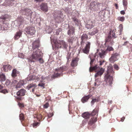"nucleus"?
<instances>
[{"label":"nucleus","mask_w":132,"mask_h":132,"mask_svg":"<svg viewBox=\"0 0 132 132\" xmlns=\"http://www.w3.org/2000/svg\"><path fill=\"white\" fill-rule=\"evenodd\" d=\"M39 42L38 40L32 43L33 52L28 59L29 63L33 64L35 61H38L40 63H43L44 62L42 58L43 53L41 50L39 49Z\"/></svg>","instance_id":"f257e3e1"},{"label":"nucleus","mask_w":132,"mask_h":132,"mask_svg":"<svg viewBox=\"0 0 132 132\" xmlns=\"http://www.w3.org/2000/svg\"><path fill=\"white\" fill-rule=\"evenodd\" d=\"M35 2H42L44 1V0H34Z\"/></svg>","instance_id":"e2e57ef3"},{"label":"nucleus","mask_w":132,"mask_h":132,"mask_svg":"<svg viewBox=\"0 0 132 132\" xmlns=\"http://www.w3.org/2000/svg\"><path fill=\"white\" fill-rule=\"evenodd\" d=\"M91 96L89 95H87L84 96L81 99V101L83 103H84L87 101L90 98Z\"/></svg>","instance_id":"aec40b11"},{"label":"nucleus","mask_w":132,"mask_h":132,"mask_svg":"<svg viewBox=\"0 0 132 132\" xmlns=\"http://www.w3.org/2000/svg\"><path fill=\"white\" fill-rule=\"evenodd\" d=\"M103 73L101 71H99L96 73L95 75V77H96L98 76H101L103 74Z\"/></svg>","instance_id":"e433bc0d"},{"label":"nucleus","mask_w":132,"mask_h":132,"mask_svg":"<svg viewBox=\"0 0 132 132\" xmlns=\"http://www.w3.org/2000/svg\"><path fill=\"white\" fill-rule=\"evenodd\" d=\"M68 47V45L65 41L63 40H62L61 42V45L60 46V48H62L64 50H66Z\"/></svg>","instance_id":"4468645a"},{"label":"nucleus","mask_w":132,"mask_h":132,"mask_svg":"<svg viewBox=\"0 0 132 132\" xmlns=\"http://www.w3.org/2000/svg\"><path fill=\"white\" fill-rule=\"evenodd\" d=\"M107 52V51H106V50L105 51H102V54H103V55H104Z\"/></svg>","instance_id":"bf43d9fd"},{"label":"nucleus","mask_w":132,"mask_h":132,"mask_svg":"<svg viewBox=\"0 0 132 132\" xmlns=\"http://www.w3.org/2000/svg\"><path fill=\"white\" fill-rule=\"evenodd\" d=\"M0 92L3 93V94H5L6 93H7L8 91L6 89H4L1 90H0Z\"/></svg>","instance_id":"a18cd8bd"},{"label":"nucleus","mask_w":132,"mask_h":132,"mask_svg":"<svg viewBox=\"0 0 132 132\" xmlns=\"http://www.w3.org/2000/svg\"><path fill=\"white\" fill-rule=\"evenodd\" d=\"M24 84L22 82V81H20L16 86V88L17 89L20 88Z\"/></svg>","instance_id":"2f4dec72"},{"label":"nucleus","mask_w":132,"mask_h":132,"mask_svg":"<svg viewBox=\"0 0 132 132\" xmlns=\"http://www.w3.org/2000/svg\"><path fill=\"white\" fill-rule=\"evenodd\" d=\"M39 124V123L38 122L34 123L33 124V126L34 127H35L38 125Z\"/></svg>","instance_id":"4d7b16f0"},{"label":"nucleus","mask_w":132,"mask_h":132,"mask_svg":"<svg viewBox=\"0 0 132 132\" xmlns=\"http://www.w3.org/2000/svg\"><path fill=\"white\" fill-rule=\"evenodd\" d=\"M98 68L100 69V67L99 66H98V65L96 64L94 66H90L89 68V70L90 71H91L93 70H96Z\"/></svg>","instance_id":"393cba45"},{"label":"nucleus","mask_w":132,"mask_h":132,"mask_svg":"<svg viewBox=\"0 0 132 132\" xmlns=\"http://www.w3.org/2000/svg\"><path fill=\"white\" fill-rule=\"evenodd\" d=\"M114 68L116 70H119V68L118 66L116 64H115L114 65Z\"/></svg>","instance_id":"3c124183"},{"label":"nucleus","mask_w":132,"mask_h":132,"mask_svg":"<svg viewBox=\"0 0 132 132\" xmlns=\"http://www.w3.org/2000/svg\"><path fill=\"white\" fill-rule=\"evenodd\" d=\"M6 79V77L5 75L2 73L0 75V81H4Z\"/></svg>","instance_id":"c756f323"},{"label":"nucleus","mask_w":132,"mask_h":132,"mask_svg":"<svg viewBox=\"0 0 132 132\" xmlns=\"http://www.w3.org/2000/svg\"><path fill=\"white\" fill-rule=\"evenodd\" d=\"M98 101V99L97 98H94L93 99L92 101L91 102V104L92 106H93L94 103L96 102H97Z\"/></svg>","instance_id":"f704fd0d"},{"label":"nucleus","mask_w":132,"mask_h":132,"mask_svg":"<svg viewBox=\"0 0 132 132\" xmlns=\"http://www.w3.org/2000/svg\"><path fill=\"white\" fill-rule=\"evenodd\" d=\"M111 31H110L108 36L105 39V43L110 42L112 40V37L111 35Z\"/></svg>","instance_id":"bb28decb"},{"label":"nucleus","mask_w":132,"mask_h":132,"mask_svg":"<svg viewBox=\"0 0 132 132\" xmlns=\"http://www.w3.org/2000/svg\"><path fill=\"white\" fill-rule=\"evenodd\" d=\"M113 107H112L111 108L109 111V113H110L111 112L112 110Z\"/></svg>","instance_id":"774afa93"},{"label":"nucleus","mask_w":132,"mask_h":132,"mask_svg":"<svg viewBox=\"0 0 132 132\" xmlns=\"http://www.w3.org/2000/svg\"><path fill=\"white\" fill-rule=\"evenodd\" d=\"M38 85L39 86L43 87V88H45V87L44 86V84L43 83H42L41 84L39 83L38 84Z\"/></svg>","instance_id":"5fc2aeb1"},{"label":"nucleus","mask_w":132,"mask_h":132,"mask_svg":"<svg viewBox=\"0 0 132 132\" xmlns=\"http://www.w3.org/2000/svg\"><path fill=\"white\" fill-rule=\"evenodd\" d=\"M118 19L119 20L123 21L125 20V18L124 17H119L118 18Z\"/></svg>","instance_id":"49530a36"},{"label":"nucleus","mask_w":132,"mask_h":132,"mask_svg":"<svg viewBox=\"0 0 132 132\" xmlns=\"http://www.w3.org/2000/svg\"><path fill=\"white\" fill-rule=\"evenodd\" d=\"M53 44H52V48L53 50L55 49V50H56L55 52V53L56 54L57 53L56 51L58 50V49L59 48H60V46L61 45V43H59L57 41H54L53 42Z\"/></svg>","instance_id":"9d476101"},{"label":"nucleus","mask_w":132,"mask_h":132,"mask_svg":"<svg viewBox=\"0 0 132 132\" xmlns=\"http://www.w3.org/2000/svg\"><path fill=\"white\" fill-rule=\"evenodd\" d=\"M36 87V84H30L27 86V88L28 90H30L31 88L32 89V91L33 92L34 90V89Z\"/></svg>","instance_id":"f3484780"},{"label":"nucleus","mask_w":132,"mask_h":132,"mask_svg":"<svg viewBox=\"0 0 132 132\" xmlns=\"http://www.w3.org/2000/svg\"><path fill=\"white\" fill-rule=\"evenodd\" d=\"M119 55V54L117 53H114L112 55L111 57L109 59V60H110L111 59H112L113 58H116L117 56H118Z\"/></svg>","instance_id":"ea45409f"},{"label":"nucleus","mask_w":132,"mask_h":132,"mask_svg":"<svg viewBox=\"0 0 132 132\" xmlns=\"http://www.w3.org/2000/svg\"><path fill=\"white\" fill-rule=\"evenodd\" d=\"M22 34V31L21 30H19L17 32L14 37L15 39L17 40L19 39L21 36Z\"/></svg>","instance_id":"6ab92c4d"},{"label":"nucleus","mask_w":132,"mask_h":132,"mask_svg":"<svg viewBox=\"0 0 132 132\" xmlns=\"http://www.w3.org/2000/svg\"><path fill=\"white\" fill-rule=\"evenodd\" d=\"M61 31L62 29L60 28H59L58 29L56 30L55 32V34L57 35H58L60 33H61Z\"/></svg>","instance_id":"58836bf2"},{"label":"nucleus","mask_w":132,"mask_h":132,"mask_svg":"<svg viewBox=\"0 0 132 132\" xmlns=\"http://www.w3.org/2000/svg\"><path fill=\"white\" fill-rule=\"evenodd\" d=\"M90 43L89 42H87L84 48L82 49L83 52L85 54H87L89 51Z\"/></svg>","instance_id":"9b49d317"},{"label":"nucleus","mask_w":132,"mask_h":132,"mask_svg":"<svg viewBox=\"0 0 132 132\" xmlns=\"http://www.w3.org/2000/svg\"><path fill=\"white\" fill-rule=\"evenodd\" d=\"M36 78V77L34 75L30 76V77L27 78V80L28 81H31L34 80Z\"/></svg>","instance_id":"473e14b6"},{"label":"nucleus","mask_w":132,"mask_h":132,"mask_svg":"<svg viewBox=\"0 0 132 132\" xmlns=\"http://www.w3.org/2000/svg\"><path fill=\"white\" fill-rule=\"evenodd\" d=\"M18 81H17L16 80H13L11 84V85L12 84H16L17 82Z\"/></svg>","instance_id":"864d4df0"},{"label":"nucleus","mask_w":132,"mask_h":132,"mask_svg":"<svg viewBox=\"0 0 132 132\" xmlns=\"http://www.w3.org/2000/svg\"><path fill=\"white\" fill-rule=\"evenodd\" d=\"M11 84L10 81L9 80H6L5 84L7 87H9L10 86V85Z\"/></svg>","instance_id":"a19ab883"},{"label":"nucleus","mask_w":132,"mask_h":132,"mask_svg":"<svg viewBox=\"0 0 132 132\" xmlns=\"http://www.w3.org/2000/svg\"><path fill=\"white\" fill-rule=\"evenodd\" d=\"M54 16L55 22L57 23H59L61 22L62 19L64 18L65 16L63 15L61 11H57L55 12Z\"/></svg>","instance_id":"423d86ee"},{"label":"nucleus","mask_w":132,"mask_h":132,"mask_svg":"<svg viewBox=\"0 0 132 132\" xmlns=\"http://www.w3.org/2000/svg\"><path fill=\"white\" fill-rule=\"evenodd\" d=\"M26 33L30 35H34L35 31L34 27L32 26H28L26 27L24 29Z\"/></svg>","instance_id":"6e6552de"},{"label":"nucleus","mask_w":132,"mask_h":132,"mask_svg":"<svg viewBox=\"0 0 132 132\" xmlns=\"http://www.w3.org/2000/svg\"><path fill=\"white\" fill-rule=\"evenodd\" d=\"M67 70V68L66 66L65 65L59 68L56 69L55 71L57 72H59L60 73H57L53 74L52 77V78H54L58 76L63 75L62 72L66 70Z\"/></svg>","instance_id":"20e7f679"},{"label":"nucleus","mask_w":132,"mask_h":132,"mask_svg":"<svg viewBox=\"0 0 132 132\" xmlns=\"http://www.w3.org/2000/svg\"><path fill=\"white\" fill-rule=\"evenodd\" d=\"M122 3L125 9L126 8V9L127 8L128 4L127 0H123Z\"/></svg>","instance_id":"72a5a7b5"},{"label":"nucleus","mask_w":132,"mask_h":132,"mask_svg":"<svg viewBox=\"0 0 132 132\" xmlns=\"http://www.w3.org/2000/svg\"><path fill=\"white\" fill-rule=\"evenodd\" d=\"M113 50L114 49L113 47L112 46H108L107 47L106 49V51H107V52H110L111 51H113Z\"/></svg>","instance_id":"4c0bfd02"},{"label":"nucleus","mask_w":132,"mask_h":132,"mask_svg":"<svg viewBox=\"0 0 132 132\" xmlns=\"http://www.w3.org/2000/svg\"><path fill=\"white\" fill-rule=\"evenodd\" d=\"M40 9L43 11L46 12L48 10V7L47 4L45 3H42L40 6Z\"/></svg>","instance_id":"f8f14e48"},{"label":"nucleus","mask_w":132,"mask_h":132,"mask_svg":"<svg viewBox=\"0 0 132 132\" xmlns=\"http://www.w3.org/2000/svg\"><path fill=\"white\" fill-rule=\"evenodd\" d=\"M22 22L21 21L18 20H15L14 21V25L16 27H19L20 25L22 23Z\"/></svg>","instance_id":"cd10ccee"},{"label":"nucleus","mask_w":132,"mask_h":132,"mask_svg":"<svg viewBox=\"0 0 132 132\" xmlns=\"http://www.w3.org/2000/svg\"><path fill=\"white\" fill-rule=\"evenodd\" d=\"M112 32V37L114 38H116V36L115 34L114 33V30H113L112 32H111V33Z\"/></svg>","instance_id":"8fccbe9b"},{"label":"nucleus","mask_w":132,"mask_h":132,"mask_svg":"<svg viewBox=\"0 0 132 132\" xmlns=\"http://www.w3.org/2000/svg\"><path fill=\"white\" fill-rule=\"evenodd\" d=\"M78 61V59L76 58L73 59L71 64V66L72 67H76L77 65V62Z\"/></svg>","instance_id":"a211bd4d"},{"label":"nucleus","mask_w":132,"mask_h":132,"mask_svg":"<svg viewBox=\"0 0 132 132\" xmlns=\"http://www.w3.org/2000/svg\"><path fill=\"white\" fill-rule=\"evenodd\" d=\"M112 101L110 100V101L109 100H108V103L109 104H111L112 103Z\"/></svg>","instance_id":"338daca9"},{"label":"nucleus","mask_w":132,"mask_h":132,"mask_svg":"<svg viewBox=\"0 0 132 132\" xmlns=\"http://www.w3.org/2000/svg\"><path fill=\"white\" fill-rule=\"evenodd\" d=\"M110 45H113L114 43V42L113 40L112 39L110 41Z\"/></svg>","instance_id":"052dcab7"},{"label":"nucleus","mask_w":132,"mask_h":132,"mask_svg":"<svg viewBox=\"0 0 132 132\" xmlns=\"http://www.w3.org/2000/svg\"><path fill=\"white\" fill-rule=\"evenodd\" d=\"M24 14L28 16V19L30 22H32L34 19L35 17V13L31 12L28 9H25L24 11Z\"/></svg>","instance_id":"39448f33"},{"label":"nucleus","mask_w":132,"mask_h":132,"mask_svg":"<svg viewBox=\"0 0 132 132\" xmlns=\"http://www.w3.org/2000/svg\"><path fill=\"white\" fill-rule=\"evenodd\" d=\"M73 38L70 37L68 39V42L72 44L73 42Z\"/></svg>","instance_id":"79ce46f5"},{"label":"nucleus","mask_w":132,"mask_h":132,"mask_svg":"<svg viewBox=\"0 0 132 132\" xmlns=\"http://www.w3.org/2000/svg\"><path fill=\"white\" fill-rule=\"evenodd\" d=\"M19 72L15 69H14L12 71V76L13 77H15L17 75V74H19Z\"/></svg>","instance_id":"a878e982"},{"label":"nucleus","mask_w":132,"mask_h":132,"mask_svg":"<svg viewBox=\"0 0 132 132\" xmlns=\"http://www.w3.org/2000/svg\"><path fill=\"white\" fill-rule=\"evenodd\" d=\"M114 72L113 70V66L111 64H110L108 67L107 74L105 75L104 77L105 81L108 82L110 85L112 84V81L113 80V77L111 76L110 75H113Z\"/></svg>","instance_id":"f03ea898"},{"label":"nucleus","mask_w":132,"mask_h":132,"mask_svg":"<svg viewBox=\"0 0 132 132\" xmlns=\"http://www.w3.org/2000/svg\"><path fill=\"white\" fill-rule=\"evenodd\" d=\"M101 4L100 3L94 1L92 2L90 4V9L92 10L97 11L100 10H101L103 11L104 10H106V8L104 9L101 8L102 6L101 5Z\"/></svg>","instance_id":"7ed1b4c3"},{"label":"nucleus","mask_w":132,"mask_h":132,"mask_svg":"<svg viewBox=\"0 0 132 132\" xmlns=\"http://www.w3.org/2000/svg\"><path fill=\"white\" fill-rule=\"evenodd\" d=\"M48 103H46L44 105V108L46 109L48 108Z\"/></svg>","instance_id":"603ef678"},{"label":"nucleus","mask_w":132,"mask_h":132,"mask_svg":"<svg viewBox=\"0 0 132 132\" xmlns=\"http://www.w3.org/2000/svg\"><path fill=\"white\" fill-rule=\"evenodd\" d=\"M11 66L9 64L4 65L3 67V70H4L6 72L8 70H11Z\"/></svg>","instance_id":"5701e85b"},{"label":"nucleus","mask_w":132,"mask_h":132,"mask_svg":"<svg viewBox=\"0 0 132 132\" xmlns=\"http://www.w3.org/2000/svg\"><path fill=\"white\" fill-rule=\"evenodd\" d=\"M94 27V26L93 25L92 23L91 24H86L85 26L86 28H87L88 29H90L93 28Z\"/></svg>","instance_id":"c85d7f7f"},{"label":"nucleus","mask_w":132,"mask_h":132,"mask_svg":"<svg viewBox=\"0 0 132 132\" xmlns=\"http://www.w3.org/2000/svg\"><path fill=\"white\" fill-rule=\"evenodd\" d=\"M19 118L20 120H23L24 118L23 115V114L21 113L19 115Z\"/></svg>","instance_id":"c03bdc74"},{"label":"nucleus","mask_w":132,"mask_h":132,"mask_svg":"<svg viewBox=\"0 0 132 132\" xmlns=\"http://www.w3.org/2000/svg\"><path fill=\"white\" fill-rule=\"evenodd\" d=\"M18 105L20 107H23L24 106V105L23 104L20 103H18Z\"/></svg>","instance_id":"6e6d98bb"},{"label":"nucleus","mask_w":132,"mask_h":132,"mask_svg":"<svg viewBox=\"0 0 132 132\" xmlns=\"http://www.w3.org/2000/svg\"><path fill=\"white\" fill-rule=\"evenodd\" d=\"M68 35L70 36L71 35H73L75 34V28L73 26H70L68 25Z\"/></svg>","instance_id":"ddd939ff"},{"label":"nucleus","mask_w":132,"mask_h":132,"mask_svg":"<svg viewBox=\"0 0 132 132\" xmlns=\"http://www.w3.org/2000/svg\"><path fill=\"white\" fill-rule=\"evenodd\" d=\"M16 1V0H5L2 5L5 6H12L14 4L15 2Z\"/></svg>","instance_id":"1a4fd4ad"},{"label":"nucleus","mask_w":132,"mask_h":132,"mask_svg":"<svg viewBox=\"0 0 132 132\" xmlns=\"http://www.w3.org/2000/svg\"><path fill=\"white\" fill-rule=\"evenodd\" d=\"M125 119V117H123L121 118V121L123 122V121Z\"/></svg>","instance_id":"0e129e2a"},{"label":"nucleus","mask_w":132,"mask_h":132,"mask_svg":"<svg viewBox=\"0 0 132 132\" xmlns=\"http://www.w3.org/2000/svg\"><path fill=\"white\" fill-rule=\"evenodd\" d=\"M120 12L121 14L124 15L125 14V12L124 10L121 11Z\"/></svg>","instance_id":"680f3d73"},{"label":"nucleus","mask_w":132,"mask_h":132,"mask_svg":"<svg viewBox=\"0 0 132 132\" xmlns=\"http://www.w3.org/2000/svg\"><path fill=\"white\" fill-rule=\"evenodd\" d=\"M18 56L19 57H20L21 59H24V55L23 54L21 53L19 54Z\"/></svg>","instance_id":"de8ad7c7"},{"label":"nucleus","mask_w":132,"mask_h":132,"mask_svg":"<svg viewBox=\"0 0 132 132\" xmlns=\"http://www.w3.org/2000/svg\"><path fill=\"white\" fill-rule=\"evenodd\" d=\"M82 116L85 119H88L90 118V114L88 112H85L82 114Z\"/></svg>","instance_id":"412c9836"},{"label":"nucleus","mask_w":132,"mask_h":132,"mask_svg":"<svg viewBox=\"0 0 132 132\" xmlns=\"http://www.w3.org/2000/svg\"><path fill=\"white\" fill-rule=\"evenodd\" d=\"M26 91L24 89H22L19 90L16 93V94L18 96H23L25 95Z\"/></svg>","instance_id":"2eb2a0df"},{"label":"nucleus","mask_w":132,"mask_h":132,"mask_svg":"<svg viewBox=\"0 0 132 132\" xmlns=\"http://www.w3.org/2000/svg\"><path fill=\"white\" fill-rule=\"evenodd\" d=\"M52 29L49 26H47L45 28V31L48 34H51L52 32Z\"/></svg>","instance_id":"7c9ffc66"},{"label":"nucleus","mask_w":132,"mask_h":132,"mask_svg":"<svg viewBox=\"0 0 132 132\" xmlns=\"http://www.w3.org/2000/svg\"><path fill=\"white\" fill-rule=\"evenodd\" d=\"M119 27H120V30H119L120 34L119 35L121 34L122 32L123 31V27L122 24H120L119 26Z\"/></svg>","instance_id":"37998d69"},{"label":"nucleus","mask_w":132,"mask_h":132,"mask_svg":"<svg viewBox=\"0 0 132 132\" xmlns=\"http://www.w3.org/2000/svg\"><path fill=\"white\" fill-rule=\"evenodd\" d=\"M97 113V111L96 109H94L93 110L92 112L90 114V116H92V117L91 118L89 121V123L90 125H92L94 124L97 121V117H94L95 115Z\"/></svg>","instance_id":"0eeeda50"},{"label":"nucleus","mask_w":132,"mask_h":132,"mask_svg":"<svg viewBox=\"0 0 132 132\" xmlns=\"http://www.w3.org/2000/svg\"><path fill=\"white\" fill-rule=\"evenodd\" d=\"M9 17L8 15L6 14L4 15H2V16H1L0 18L1 19L5 20V19L8 18Z\"/></svg>","instance_id":"c9c22d12"},{"label":"nucleus","mask_w":132,"mask_h":132,"mask_svg":"<svg viewBox=\"0 0 132 132\" xmlns=\"http://www.w3.org/2000/svg\"><path fill=\"white\" fill-rule=\"evenodd\" d=\"M88 38V36L86 34H83L81 37V46L83 45L84 44V42L83 40L85 39Z\"/></svg>","instance_id":"4be33fe9"},{"label":"nucleus","mask_w":132,"mask_h":132,"mask_svg":"<svg viewBox=\"0 0 132 132\" xmlns=\"http://www.w3.org/2000/svg\"><path fill=\"white\" fill-rule=\"evenodd\" d=\"M72 19L73 21H74L75 23V26L78 27L79 29H80V25L81 26L80 21H79L78 19L76 18H73Z\"/></svg>","instance_id":"dca6fc26"},{"label":"nucleus","mask_w":132,"mask_h":132,"mask_svg":"<svg viewBox=\"0 0 132 132\" xmlns=\"http://www.w3.org/2000/svg\"><path fill=\"white\" fill-rule=\"evenodd\" d=\"M128 42L127 41L125 42L123 44H122V45L125 46L126 45L127 43H128Z\"/></svg>","instance_id":"69168bd1"},{"label":"nucleus","mask_w":132,"mask_h":132,"mask_svg":"<svg viewBox=\"0 0 132 132\" xmlns=\"http://www.w3.org/2000/svg\"><path fill=\"white\" fill-rule=\"evenodd\" d=\"M98 32V30L96 28H95L92 30V31L91 32H89L88 33L90 35L93 36L95 34L97 33Z\"/></svg>","instance_id":"b1692460"},{"label":"nucleus","mask_w":132,"mask_h":132,"mask_svg":"<svg viewBox=\"0 0 132 132\" xmlns=\"http://www.w3.org/2000/svg\"><path fill=\"white\" fill-rule=\"evenodd\" d=\"M90 66H92V64L93 62H94V61L95 60V59H92L90 57Z\"/></svg>","instance_id":"09e8293b"},{"label":"nucleus","mask_w":132,"mask_h":132,"mask_svg":"<svg viewBox=\"0 0 132 132\" xmlns=\"http://www.w3.org/2000/svg\"><path fill=\"white\" fill-rule=\"evenodd\" d=\"M103 54H102V53H99V55L100 57H101L102 58V57L104 56L103 55Z\"/></svg>","instance_id":"13d9d810"}]
</instances>
